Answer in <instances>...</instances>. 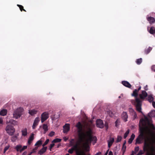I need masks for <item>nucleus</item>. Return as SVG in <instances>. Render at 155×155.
Masks as SVG:
<instances>
[{
  "instance_id": "60",
  "label": "nucleus",
  "mask_w": 155,
  "mask_h": 155,
  "mask_svg": "<svg viewBox=\"0 0 155 155\" xmlns=\"http://www.w3.org/2000/svg\"><path fill=\"white\" fill-rule=\"evenodd\" d=\"M3 123V121L2 120H0V124H2Z\"/></svg>"
},
{
  "instance_id": "7",
  "label": "nucleus",
  "mask_w": 155,
  "mask_h": 155,
  "mask_svg": "<svg viewBox=\"0 0 155 155\" xmlns=\"http://www.w3.org/2000/svg\"><path fill=\"white\" fill-rule=\"evenodd\" d=\"M97 126L99 128H102L104 127V123L103 120L100 119H97L96 122Z\"/></svg>"
},
{
  "instance_id": "31",
  "label": "nucleus",
  "mask_w": 155,
  "mask_h": 155,
  "mask_svg": "<svg viewBox=\"0 0 155 155\" xmlns=\"http://www.w3.org/2000/svg\"><path fill=\"white\" fill-rule=\"evenodd\" d=\"M142 62V58L137 59L136 61V63L137 64H140Z\"/></svg>"
},
{
  "instance_id": "1",
  "label": "nucleus",
  "mask_w": 155,
  "mask_h": 155,
  "mask_svg": "<svg viewBox=\"0 0 155 155\" xmlns=\"http://www.w3.org/2000/svg\"><path fill=\"white\" fill-rule=\"evenodd\" d=\"M76 127L78 129V132L79 136L80 143L83 142L84 144L88 145L89 143H91V141H94L95 143H96L97 140V138L95 136H92V129L90 127H87V130L85 133L82 132V127L80 122H78L76 125ZM74 141L73 139H71L70 141V145L73 146L71 148L74 150L76 151V155H84V152L81 149V148L78 147V145L76 144L74 145L73 141Z\"/></svg>"
},
{
  "instance_id": "3",
  "label": "nucleus",
  "mask_w": 155,
  "mask_h": 155,
  "mask_svg": "<svg viewBox=\"0 0 155 155\" xmlns=\"http://www.w3.org/2000/svg\"><path fill=\"white\" fill-rule=\"evenodd\" d=\"M138 92L137 89H135L133 91L132 95L136 97L135 101L134 102V105H135L136 110L139 113H142L141 108L142 101L139 98H137L138 95Z\"/></svg>"
},
{
  "instance_id": "34",
  "label": "nucleus",
  "mask_w": 155,
  "mask_h": 155,
  "mask_svg": "<svg viewBox=\"0 0 155 155\" xmlns=\"http://www.w3.org/2000/svg\"><path fill=\"white\" fill-rule=\"evenodd\" d=\"M129 110L130 114L131 115H132L135 112L134 110L131 108H129Z\"/></svg>"
},
{
  "instance_id": "11",
  "label": "nucleus",
  "mask_w": 155,
  "mask_h": 155,
  "mask_svg": "<svg viewBox=\"0 0 155 155\" xmlns=\"http://www.w3.org/2000/svg\"><path fill=\"white\" fill-rule=\"evenodd\" d=\"M64 129L63 130V133H65L68 132L69 130V127L68 124H66L64 126H63Z\"/></svg>"
},
{
  "instance_id": "62",
  "label": "nucleus",
  "mask_w": 155,
  "mask_h": 155,
  "mask_svg": "<svg viewBox=\"0 0 155 155\" xmlns=\"http://www.w3.org/2000/svg\"><path fill=\"white\" fill-rule=\"evenodd\" d=\"M124 148L125 149H126V147L125 145H124V146H123V148Z\"/></svg>"
},
{
  "instance_id": "38",
  "label": "nucleus",
  "mask_w": 155,
  "mask_h": 155,
  "mask_svg": "<svg viewBox=\"0 0 155 155\" xmlns=\"http://www.w3.org/2000/svg\"><path fill=\"white\" fill-rule=\"evenodd\" d=\"M17 6L19 7L20 10L21 11H22L23 10L24 11H25V10L23 9V7L22 6L19 5H17Z\"/></svg>"
},
{
  "instance_id": "27",
  "label": "nucleus",
  "mask_w": 155,
  "mask_h": 155,
  "mask_svg": "<svg viewBox=\"0 0 155 155\" xmlns=\"http://www.w3.org/2000/svg\"><path fill=\"white\" fill-rule=\"evenodd\" d=\"M149 115L150 117H155V110H152L149 113Z\"/></svg>"
},
{
  "instance_id": "37",
  "label": "nucleus",
  "mask_w": 155,
  "mask_h": 155,
  "mask_svg": "<svg viewBox=\"0 0 155 155\" xmlns=\"http://www.w3.org/2000/svg\"><path fill=\"white\" fill-rule=\"evenodd\" d=\"M49 141V139H47L46 140V141H45V143H44V144H43L42 146L43 147H44L48 143Z\"/></svg>"
},
{
  "instance_id": "9",
  "label": "nucleus",
  "mask_w": 155,
  "mask_h": 155,
  "mask_svg": "<svg viewBox=\"0 0 155 155\" xmlns=\"http://www.w3.org/2000/svg\"><path fill=\"white\" fill-rule=\"evenodd\" d=\"M122 117L123 120L125 121L126 122L127 121L128 115L126 112H124L122 114Z\"/></svg>"
},
{
  "instance_id": "50",
  "label": "nucleus",
  "mask_w": 155,
  "mask_h": 155,
  "mask_svg": "<svg viewBox=\"0 0 155 155\" xmlns=\"http://www.w3.org/2000/svg\"><path fill=\"white\" fill-rule=\"evenodd\" d=\"M152 105L153 107L155 108V102L154 101L152 102Z\"/></svg>"
},
{
  "instance_id": "19",
  "label": "nucleus",
  "mask_w": 155,
  "mask_h": 155,
  "mask_svg": "<svg viewBox=\"0 0 155 155\" xmlns=\"http://www.w3.org/2000/svg\"><path fill=\"white\" fill-rule=\"evenodd\" d=\"M37 111L34 109L30 110H29V113L31 115H33L36 114Z\"/></svg>"
},
{
  "instance_id": "57",
  "label": "nucleus",
  "mask_w": 155,
  "mask_h": 155,
  "mask_svg": "<svg viewBox=\"0 0 155 155\" xmlns=\"http://www.w3.org/2000/svg\"><path fill=\"white\" fill-rule=\"evenodd\" d=\"M141 88V86H139V87L138 89V90H137V91H138L139 90H140Z\"/></svg>"
},
{
  "instance_id": "64",
  "label": "nucleus",
  "mask_w": 155,
  "mask_h": 155,
  "mask_svg": "<svg viewBox=\"0 0 155 155\" xmlns=\"http://www.w3.org/2000/svg\"><path fill=\"white\" fill-rule=\"evenodd\" d=\"M64 141H66L67 140L68 138H65V139H64Z\"/></svg>"
},
{
  "instance_id": "55",
  "label": "nucleus",
  "mask_w": 155,
  "mask_h": 155,
  "mask_svg": "<svg viewBox=\"0 0 155 155\" xmlns=\"http://www.w3.org/2000/svg\"><path fill=\"white\" fill-rule=\"evenodd\" d=\"M27 152L26 151L24 152L22 154V155H26Z\"/></svg>"
},
{
  "instance_id": "49",
  "label": "nucleus",
  "mask_w": 155,
  "mask_h": 155,
  "mask_svg": "<svg viewBox=\"0 0 155 155\" xmlns=\"http://www.w3.org/2000/svg\"><path fill=\"white\" fill-rule=\"evenodd\" d=\"M144 89L145 91H147L148 90V86L147 85H146L144 86Z\"/></svg>"
},
{
  "instance_id": "21",
  "label": "nucleus",
  "mask_w": 155,
  "mask_h": 155,
  "mask_svg": "<svg viewBox=\"0 0 155 155\" xmlns=\"http://www.w3.org/2000/svg\"><path fill=\"white\" fill-rule=\"evenodd\" d=\"M148 96L147 100L150 102H153V98L151 94L149 95Z\"/></svg>"
},
{
  "instance_id": "56",
  "label": "nucleus",
  "mask_w": 155,
  "mask_h": 155,
  "mask_svg": "<svg viewBox=\"0 0 155 155\" xmlns=\"http://www.w3.org/2000/svg\"><path fill=\"white\" fill-rule=\"evenodd\" d=\"M108 151H109V149L106 152V153H105V154H104V155H107V154L108 153Z\"/></svg>"
},
{
  "instance_id": "15",
  "label": "nucleus",
  "mask_w": 155,
  "mask_h": 155,
  "mask_svg": "<svg viewBox=\"0 0 155 155\" xmlns=\"http://www.w3.org/2000/svg\"><path fill=\"white\" fill-rule=\"evenodd\" d=\"M34 136V134L32 133L28 139V143L29 144H30L31 143L32 141L33 140Z\"/></svg>"
},
{
  "instance_id": "4",
  "label": "nucleus",
  "mask_w": 155,
  "mask_h": 155,
  "mask_svg": "<svg viewBox=\"0 0 155 155\" xmlns=\"http://www.w3.org/2000/svg\"><path fill=\"white\" fill-rule=\"evenodd\" d=\"M5 130L8 134L11 136L13 135L15 132V129L13 127L10 125H8L6 126Z\"/></svg>"
},
{
  "instance_id": "36",
  "label": "nucleus",
  "mask_w": 155,
  "mask_h": 155,
  "mask_svg": "<svg viewBox=\"0 0 155 155\" xmlns=\"http://www.w3.org/2000/svg\"><path fill=\"white\" fill-rule=\"evenodd\" d=\"M122 139V137L120 136H118L117 137V140H116V142L118 143Z\"/></svg>"
},
{
  "instance_id": "40",
  "label": "nucleus",
  "mask_w": 155,
  "mask_h": 155,
  "mask_svg": "<svg viewBox=\"0 0 155 155\" xmlns=\"http://www.w3.org/2000/svg\"><path fill=\"white\" fill-rule=\"evenodd\" d=\"M27 147V146H23V147H22V148L20 150V152H21L24 150L26 149Z\"/></svg>"
},
{
  "instance_id": "63",
  "label": "nucleus",
  "mask_w": 155,
  "mask_h": 155,
  "mask_svg": "<svg viewBox=\"0 0 155 155\" xmlns=\"http://www.w3.org/2000/svg\"><path fill=\"white\" fill-rule=\"evenodd\" d=\"M134 151H132V153L130 155H134Z\"/></svg>"
},
{
  "instance_id": "54",
  "label": "nucleus",
  "mask_w": 155,
  "mask_h": 155,
  "mask_svg": "<svg viewBox=\"0 0 155 155\" xmlns=\"http://www.w3.org/2000/svg\"><path fill=\"white\" fill-rule=\"evenodd\" d=\"M155 65H153L152 67H151V69H152V70H153L154 67H155Z\"/></svg>"
},
{
  "instance_id": "47",
  "label": "nucleus",
  "mask_w": 155,
  "mask_h": 155,
  "mask_svg": "<svg viewBox=\"0 0 155 155\" xmlns=\"http://www.w3.org/2000/svg\"><path fill=\"white\" fill-rule=\"evenodd\" d=\"M143 154L142 151L140 150L138 153L137 154V155H141Z\"/></svg>"
},
{
  "instance_id": "59",
  "label": "nucleus",
  "mask_w": 155,
  "mask_h": 155,
  "mask_svg": "<svg viewBox=\"0 0 155 155\" xmlns=\"http://www.w3.org/2000/svg\"><path fill=\"white\" fill-rule=\"evenodd\" d=\"M38 148V147H36L34 149V150H37Z\"/></svg>"
},
{
  "instance_id": "61",
  "label": "nucleus",
  "mask_w": 155,
  "mask_h": 155,
  "mask_svg": "<svg viewBox=\"0 0 155 155\" xmlns=\"http://www.w3.org/2000/svg\"><path fill=\"white\" fill-rule=\"evenodd\" d=\"M126 143V141H125L124 142V143L123 144V146H124V145H125Z\"/></svg>"
},
{
  "instance_id": "43",
  "label": "nucleus",
  "mask_w": 155,
  "mask_h": 155,
  "mask_svg": "<svg viewBox=\"0 0 155 155\" xmlns=\"http://www.w3.org/2000/svg\"><path fill=\"white\" fill-rule=\"evenodd\" d=\"M9 148V146H7L5 147L4 149V153H5L6 151Z\"/></svg>"
},
{
  "instance_id": "16",
  "label": "nucleus",
  "mask_w": 155,
  "mask_h": 155,
  "mask_svg": "<svg viewBox=\"0 0 155 155\" xmlns=\"http://www.w3.org/2000/svg\"><path fill=\"white\" fill-rule=\"evenodd\" d=\"M135 137V135L133 134L130 136V138L129 139L128 142L129 144H131L133 142Z\"/></svg>"
},
{
  "instance_id": "25",
  "label": "nucleus",
  "mask_w": 155,
  "mask_h": 155,
  "mask_svg": "<svg viewBox=\"0 0 155 155\" xmlns=\"http://www.w3.org/2000/svg\"><path fill=\"white\" fill-rule=\"evenodd\" d=\"M43 128L44 130V134H45L48 130V127L46 124H44L43 126Z\"/></svg>"
},
{
  "instance_id": "39",
  "label": "nucleus",
  "mask_w": 155,
  "mask_h": 155,
  "mask_svg": "<svg viewBox=\"0 0 155 155\" xmlns=\"http://www.w3.org/2000/svg\"><path fill=\"white\" fill-rule=\"evenodd\" d=\"M131 115L133 116L134 120L137 117V114L136 112H135Z\"/></svg>"
},
{
  "instance_id": "10",
  "label": "nucleus",
  "mask_w": 155,
  "mask_h": 155,
  "mask_svg": "<svg viewBox=\"0 0 155 155\" xmlns=\"http://www.w3.org/2000/svg\"><path fill=\"white\" fill-rule=\"evenodd\" d=\"M39 121V118L38 117H36L35 119L32 126V128L34 129L35 127L38 125Z\"/></svg>"
},
{
  "instance_id": "35",
  "label": "nucleus",
  "mask_w": 155,
  "mask_h": 155,
  "mask_svg": "<svg viewBox=\"0 0 155 155\" xmlns=\"http://www.w3.org/2000/svg\"><path fill=\"white\" fill-rule=\"evenodd\" d=\"M9 122L11 124L15 125L16 124V121L13 120H10Z\"/></svg>"
},
{
  "instance_id": "44",
  "label": "nucleus",
  "mask_w": 155,
  "mask_h": 155,
  "mask_svg": "<svg viewBox=\"0 0 155 155\" xmlns=\"http://www.w3.org/2000/svg\"><path fill=\"white\" fill-rule=\"evenodd\" d=\"M74 151V150L71 148L68 150V152L71 154H72L73 153Z\"/></svg>"
},
{
  "instance_id": "51",
  "label": "nucleus",
  "mask_w": 155,
  "mask_h": 155,
  "mask_svg": "<svg viewBox=\"0 0 155 155\" xmlns=\"http://www.w3.org/2000/svg\"><path fill=\"white\" fill-rule=\"evenodd\" d=\"M101 152H97V153L95 155H100L101 154Z\"/></svg>"
},
{
  "instance_id": "2",
  "label": "nucleus",
  "mask_w": 155,
  "mask_h": 155,
  "mask_svg": "<svg viewBox=\"0 0 155 155\" xmlns=\"http://www.w3.org/2000/svg\"><path fill=\"white\" fill-rule=\"evenodd\" d=\"M155 140L152 139L150 141L147 142L145 140L144 143L143 150L148 154L150 152L152 153V155H155Z\"/></svg>"
},
{
  "instance_id": "17",
  "label": "nucleus",
  "mask_w": 155,
  "mask_h": 155,
  "mask_svg": "<svg viewBox=\"0 0 155 155\" xmlns=\"http://www.w3.org/2000/svg\"><path fill=\"white\" fill-rule=\"evenodd\" d=\"M41 117L46 120L48 117V114L46 112L43 113L41 115Z\"/></svg>"
},
{
  "instance_id": "20",
  "label": "nucleus",
  "mask_w": 155,
  "mask_h": 155,
  "mask_svg": "<svg viewBox=\"0 0 155 155\" xmlns=\"http://www.w3.org/2000/svg\"><path fill=\"white\" fill-rule=\"evenodd\" d=\"M18 136V134H15V136H13L11 138V140L13 142H15L16 141L17 139Z\"/></svg>"
},
{
  "instance_id": "46",
  "label": "nucleus",
  "mask_w": 155,
  "mask_h": 155,
  "mask_svg": "<svg viewBox=\"0 0 155 155\" xmlns=\"http://www.w3.org/2000/svg\"><path fill=\"white\" fill-rule=\"evenodd\" d=\"M139 147H137L135 148V152H137L139 150Z\"/></svg>"
},
{
  "instance_id": "5",
  "label": "nucleus",
  "mask_w": 155,
  "mask_h": 155,
  "mask_svg": "<svg viewBox=\"0 0 155 155\" xmlns=\"http://www.w3.org/2000/svg\"><path fill=\"white\" fill-rule=\"evenodd\" d=\"M22 108L18 109L15 110L13 114L14 117L16 119L19 118L22 114Z\"/></svg>"
},
{
  "instance_id": "13",
  "label": "nucleus",
  "mask_w": 155,
  "mask_h": 155,
  "mask_svg": "<svg viewBox=\"0 0 155 155\" xmlns=\"http://www.w3.org/2000/svg\"><path fill=\"white\" fill-rule=\"evenodd\" d=\"M47 147H43L38 152V154L40 155L42 154L46 151Z\"/></svg>"
},
{
  "instance_id": "32",
  "label": "nucleus",
  "mask_w": 155,
  "mask_h": 155,
  "mask_svg": "<svg viewBox=\"0 0 155 155\" xmlns=\"http://www.w3.org/2000/svg\"><path fill=\"white\" fill-rule=\"evenodd\" d=\"M152 49V48L149 47V48H147V50H146L145 51V52L146 54H148L150 51Z\"/></svg>"
},
{
  "instance_id": "42",
  "label": "nucleus",
  "mask_w": 155,
  "mask_h": 155,
  "mask_svg": "<svg viewBox=\"0 0 155 155\" xmlns=\"http://www.w3.org/2000/svg\"><path fill=\"white\" fill-rule=\"evenodd\" d=\"M54 146V143H52V144H51L50 145V146L49 147V150L50 151H51L52 148H53V147Z\"/></svg>"
},
{
  "instance_id": "24",
  "label": "nucleus",
  "mask_w": 155,
  "mask_h": 155,
  "mask_svg": "<svg viewBox=\"0 0 155 155\" xmlns=\"http://www.w3.org/2000/svg\"><path fill=\"white\" fill-rule=\"evenodd\" d=\"M114 141V138H111L110 140L108 141V147L110 148L112 145Z\"/></svg>"
},
{
  "instance_id": "29",
  "label": "nucleus",
  "mask_w": 155,
  "mask_h": 155,
  "mask_svg": "<svg viewBox=\"0 0 155 155\" xmlns=\"http://www.w3.org/2000/svg\"><path fill=\"white\" fill-rule=\"evenodd\" d=\"M61 140L59 138H56L52 140V143H58L59 142L61 141Z\"/></svg>"
},
{
  "instance_id": "52",
  "label": "nucleus",
  "mask_w": 155,
  "mask_h": 155,
  "mask_svg": "<svg viewBox=\"0 0 155 155\" xmlns=\"http://www.w3.org/2000/svg\"><path fill=\"white\" fill-rule=\"evenodd\" d=\"M113 153L111 151H110L108 153V155H113Z\"/></svg>"
},
{
  "instance_id": "8",
  "label": "nucleus",
  "mask_w": 155,
  "mask_h": 155,
  "mask_svg": "<svg viewBox=\"0 0 155 155\" xmlns=\"http://www.w3.org/2000/svg\"><path fill=\"white\" fill-rule=\"evenodd\" d=\"M148 96L147 92L145 91H142L141 94H140L139 96L140 99H144Z\"/></svg>"
},
{
  "instance_id": "53",
  "label": "nucleus",
  "mask_w": 155,
  "mask_h": 155,
  "mask_svg": "<svg viewBox=\"0 0 155 155\" xmlns=\"http://www.w3.org/2000/svg\"><path fill=\"white\" fill-rule=\"evenodd\" d=\"M45 120H45V119L41 117V122L42 123H43L44 122V121Z\"/></svg>"
},
{
  "instance_id": "12",
  "label": "nucleus",
  "mask_w": 155,
  "mask_h": 155,
  "mask_svg": "<svg viewBox=\"0 0 155 155\" xmlns=\"http://www.w3.org/2000/svg\"><path fill=\"white\" fill-rule=\"evenodd\" d=\"M122 84L125 86L129 88L131 87V85L127 81H123L122 82Z\"/></svg>"
},
{
  "instance_id": "45",
  "label": "nucleus",
  "mask_w": 155,
  "mask_h": 155,
  "mask_svg": "<svg viewBox=\"0 0 155 155\" xmlns=\"http://www.w3.org/2000/svg\"><path fill=\"white\" fill-rule=\"evenodd\" d=\"M150 127L153 130H155V127L153 124H150Z\"/></svg>"
},
{
  "instance_id": "48",
  "label": "nucleus",
  "mask_w": 155,
  "mask_h": 155,
  "mask_svg": "<svg viewBox=\"0 0 155 155\" xmlns=\"http://www.w3.org/2000/svg\"><path fill=\"white\" fill-rule=\"evenodd\" d=\"M104 126L106 128V129L107 130L108 128V124L107 122H105V123Z\"/></svg>"
},
{
  "instance_id": "30",
  "label": "nucleus",
  "mask_w": 155,
  "mask_h": 155,
  "mask_svg": "<svg viewBox=\"0 0 155 155\" xmlns=\"http://www.w3.org/2000/svg\"><path fill=\"white\" fill-rule=\"evenodd\" d=\"M42 144V141L41 140H38L37 142L35 143V146H39L40 145H41Z\"/></svg>"
},
{
  "instance_id": "33",
  "label": "nucleus",
  "mask_w": 155,
  "mask_h": 155,
  "mask_svg": "<svg viewBox=\"0 0 155 155\" xmlns=\"http://www.w3.org/2000/svg\"><path fill=\"white\" fill-rule=\"evenodd\" d=\"M129 132H130L129 130L128 129L126 131V132L124 134V139H125L127 137L128 134L129 133Z\"/></svg>"
},
{
  "instance_id": "22",
  "label": "nucleus",
  "mask_w": 155,
  "mask_h": 155,
  "mask_svg": "<svg viewBox=\"0 0 155 155\" xmlns=\"http://www.w3.org/2000/svg\"><path fill=\"white\" fill-rule=\"evenodd\" d=\"M22 135L24 136H26L27 134V129L25 128L21 130Z\"/></svg>"
},
{
  "instance_id": "18",
  "label": "nucleus",
  "mask_w": 155,
  "mask_h": 155,
  "mask_svg": "<svg viewBox=\"0 0 155 155\" xmlns=\"http://www.w3.org/2000/svg\"><path fill=\"white\" fill-rule=\"evenodd\" d=\"M7 111L6 109H3L0 111V115L2 116H4L7 113Z\"/></svg>"
},
{
  "instance_id": "28",
  "label": "nucleus",
  "mask_w": 155,
  "mask_h": 155,
  "mask_svg": "<svg viewBox=\"0 0 155 155\" xmlns=\"http://www.w3.org/2000/svg\"><path fill=\"white\" fill-rule=\"evenodd\" d=\"M22 148V146L20 145H17L15 147V149L17 151H20V150Z\"/></svg>"
},
{
  "instance_id": "6",
  "label": "nucleus",
  "mask_w": 155,
  "mask_h": 155,
  "mask_svg": "<svg viewBox=\"0 0 155 155\" xmlns=\"http://www.w3.org/2000/svg\"><path fill=\"white\" fill-rule=\"evenodd\" d=\"M145 130V127L143 126L140 127V134L139 135L138 137L141 139V140H143L145 138V135L144 132Z\"/></svg>"
},
{
  "instance_id": "41",
  "label": "nucleus",
  "mask_w": 155,
  "mask_h": 155,
  "mask_svg": "<svg viewBox=\"0 0 155 155\" xmlns=\"http://www.w3.org/2000/svg\"><path fill=\"white\" fill-rule=\"evenodd\" d=\"M54 131H51L48 134V136L50 137H52L53 136L54 134Z\"/></svg>"
},
{
  "instance_id": "23",
  "label": "nucleus",
  "mask_w": 155,
  "mask_h": 155,
  "mask_svg": "<svg viewBox=\"0 0 155 155\" xmlns=\"http://www.w3.org/2000/svg\"><path fill=\"white\" fill-rule=\"evenodd\" d=\"M143 140H141V139L139 137H138L136 138V140L135 144H140L141 143V141Z\"/></svg>"
},
{
  "instance_id": "14",
  "label": "nucleus",
  "mask_w": 155,
  "mask_h": 155,
  "mask_svg": "<svg viewBox=\"0 0 155 155\" xmlns=\"http://www.w3.org/2000/svg\"><path fill=\"white\" fill-rule=\"evenodd\" d=\"M147 21L150 22V23L151 24L154 22L155 21V18L151 17H147Z\"/></svg>"
},
{
  "instance_id": "26",
  "label": "nucleus",
  "mask_w": 155,
  "mask_h": 155,
  "mask_svg": "<svg viewBox=\"0 0 155 155\" xmlns=\"http://www.w3.org/2000/svg\"><path fill=\"white\" fill-rule=\"evenodd\" d=\"M149 32L152 34H155V28L153 27H151L150 29Z\"/></svg>"
},
{
  "instance_id": "58",
  "label": "nucleus",
  "mask_w": 155,
  "mask_h": 155,
  "mask_svg": "<svg viewBox=\"0 0 155 155\" xmlns=\"http://www.w3.org/2000/svg\"><path fill=\"white\" fill-rule=\"evenodd\" d=\"M60 145H61L60 144H58V145L57 146V148H59V146H60Z\"/></svg>"
}]
</instances>
